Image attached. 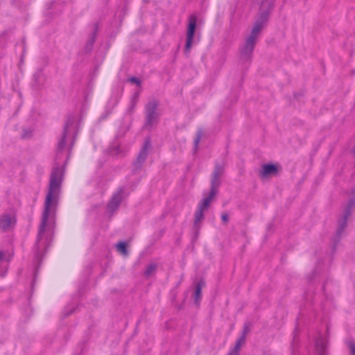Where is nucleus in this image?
<instances>
[{
	"mask_svg": "<svg viewBox=\"0 0 355 355\" xmlns=\"http://www.w3.org/2000/svg\"><path fill=\"white\" fill-rule=\"evenodd\" d=\"M257 37L250 35L245 44L240 49V59L243 62H250L257 42Z\"/></svg>",
	"mask_w": 355,
	"mask_h": 355,
	"instance_id": "nucleus-7",
	"label": "nucleus"
},
{
	"mask_svg": "<svg viewBox=\"0 0 355 355\" xmlns=\"http://www.w3.org/2000/svg\"><path fill=\"white\" fill-rule=\"evenodd\" d=\"M58 201H45L42 220L39 227L37 240L35 244V257L40 258L42 251L49 245L50 239L45 235L46 228L53 226L55 221Z\"/></svg>",
	"mask_w": 355,
	"mask_h": 355,
	"instance_id": "nucleus-2",
	"label": "nucleus"
},
{
	"mask_svg": "<svg viewBox=\"0 0 355 355\" xmlns=\"http://www.w3.org/2000/svg\"><path fill=\"white\" fill-rule=\"evenodd\" d=\"M224 164H220L218 162L215 163L214 170L212 173L211 180V187L207 192L205 193L202 200H213L218 193V189L220 185V178L224 173Z\"/></svg>",
	"mask_w": 355,
	"mask_h": 355,
	"instance_id": "nucleus-6",
	"label": "nucleus"
},
{
	"mask_svg": "<svg viewBox=\"0 0 355 355\" xmlns=\"http://www.w3.org/2000/svg\"><path fill=\"white\" fill-rule=\"evenodd\" d=\"M211 202V201H202L199 204L197 210L195 212L193 228L195 230L196 235L198 234L200 227L199 223L204 218V213L208 210Z\"/></svg>",
	"mask_w": 355,
	"mask_h": 355,
	"instance_id": "nucleus-9",
	"label": "nucleus"
},
{
	"mask_svg": "<svg viewBox=\"0 0 355 355\" xmlns=\"http://www.w3.org/2000/svg\"><path fill=\"white\" fill-rule=\"evenodd\" d=\"M277 167L273 164H266L262 166V169L259 172L261 178H266L269 175H275L277 173Z\"/></svg>",
	"mask_w": 355,
	"mask_h": 355,
	"instance_id": "nucleus-13",
	"label": "nucleus"
},
{
	"mask_svg": "<svg viewBox=\"0 0 355 355\" xmlns=\"http://www.w3.org/2000/svg\"><path fill=\"white\" fill-rule=\"evenodd\" d=\"M130 81H131L132 83H136V84H137V85H139V84H140V81H139V80L137 78H135V77H132V78H130Z\"/></svg>",
	"mask_w": 355,
	"mask_h": 355,
	"instance_id": "nucleus-27",
	"label": "nucleus"
},
{
	"mask_svg": "<svg viewBox=\"0 0 355 355\" xmlns=\"http://www.w3.org/2000/svg\"><path fill=\"white\" fill-rule=\"evenodd\" d=\"M189 23L187 30V40L184 46V53L189 55L191 49L193 37L197 26V17L195 15H191L189 17Z\"/></svg>",
	"mask_w": 355,
	"mask_h": 355,
	"instance_id": "nucleus-8",
	"label": "nucleus"
},
{
	"mask_svg": "<svg viewBox=\"0 0 355 355\" xmlns=\"http://www.w3.org/2000/svg\"><path fill=\"white\" fill-rule=\"evenodd\" d=\"M136 104H137V101L135 99H132V101L130 102V105L126 110L127 114L131 115L134 113V112L135 110Z\"/></svg>",
	"mask_w": 355,
	"mask_h": 355,
	"instance_id": "nucleus-21",
	"label": "nucleus"
},
{
	"mask_svg": "<svg viewBox=\"0 0 355 355\" xmlns=\"http://www.w3.org/2000/svg\"><path fill=\"white\" fill-rule=\"evenodd\" d=\"M109 153L113 156H119L122 153L119 145H113L109 148Z\"/></svg>",
	"mask_w": 355,
	"mask_h": 355,
	"instance_id": "nucleus-19",
	"label": "nucleus"
},
{
	"mask_svg": "<svg viewBox=\"0 0 355 355\" xmlns=\"http://www.w3.org/2000/svg\"><path fill=\"white\" fill-rule=\"evenodd\" d=\"M151 148V141L150 138H146L144 141V143L139 150L137 158L135 161H137L138 163H140L141 164H144V162L146 161L149 150Z\"/></svg>",
	"mask_w": 355,
	"mask_h": 355,
	"instance_id": "nucleus-11",
	"label": "nucleus"
},
{
	"mask_svg": "<svg viewBox=\"0 0 355 355\" xmlns=\"http://www.w3.org/2000/svg\"><path fill=\"white\" fill-rule=\"evenodd\" d=\"M205 285V282L203 279L199 280L195 286V293H194V303L197 305L199 304L200 301L202 297V288Z\"/></svg>",
	"mask_w": 355,
	"mask_h": 355,
	"instance_id": "nucleus-14",
	"label": "nucleus"
},
{
	"mask_svg": "<svg viewBox=\"0 0 355 355\" xmlns=\"http://www.w3.org/2000/svg\"><path fill=\"white\" fill-rule=\"evenodd\" d=\"M202 130L199 129L197 132H196V137L194 139V141H193V144H194V146H193V150H194V153H196L197 150H198V144L200 141V139H201V137H202Z\"/></svg>",
	"mask_w": 355,
	"mask_h": 355,
	"instance_id": "nucleus-18",
	"label": "nucleus"
},
{
	"mask_svg": "<svg viewBox=\"0 0 355 355\" xmlns=\"http://www.w3.org/2000/svg\"><path fill=\"white\" fill-rule=\"evenodd\" d=\"M156 269H157V265L155 263L149 264L147 266V268L144 272V275L146 277H149L150 275H152L153 273H155V272L156 271Z\"/></svg>",
	"mask_w": 355,
	"mask_h": 355,
	"instance_id": "nucleus-20",
	"label": "nucleus"
},
{
	"mask_svg": "<svg viewBox=\"0 0 355 355\" xmlns=\"http://www.w3.org/2000/svg\"><path fill=\"white\" fill-rule=\"evenodd\" d=\"M97 31H98V25L94 24V31L91 35L90 38L89 39V40L87 41L86 45H85V49L87 52L91 51L93 48V45L96 40Z\"/></svg>",
	"mask_w": 355,
	"mask_h": 355,
	"instance_id": "nucleus-15",
	"label": "nucleus"
},
{
	"mask_svg": "<svg viewBox=\"0 0 355 355\" xmlns=\"http://www.w3.org/2000/svg\"><path fill=\"white\" fill-rule=\"evenodd\" d=\"M250 331V324L247 322H245L243 325V330L241 335L245 336L249 333Z\"/></svg>",
	"mask_w": 355,
	"mask_h": 355,
	"instance_id": "nucleus-24",
	"label": "nucleus"
},
{
	"mask_svg": "<svg viewBox=\"0 0 355 355\" xmlns=\"http://www.w3.org/2000/svg\"><path fill=\"white\" fill-rule=\"evenodd\" d=\"M73 123L74 119L72 117L68 118L65 121L61 137L58 143L55 162L50 175L49 191L45 197V200H56L59 198L60 187L65 172V166L70 156L73 141L71 143L69 149V153L65 162L61 164L60 159L62 157V151L65 148L66 138L68 135L69 129L73 125Z\"/></svg>",
	"mask_w": 355,
	"mask_h": 355,
	"instance_id": "nucleus-1",
	"label": "nucleus"
},
{
	"mask_svg": "<svg viewBox=\"0 0 355 355\" xmlns=\"http://www.w3.org/2000/svg\"><path fill=\"white\" fill-rule=\"evenodd\" d=\"M221 219L223 220V222L224 223H227L228 222V220H229V216H228V214H226V213H223L221 215Z\"/></svg>",
	"mask_w": 355,
	"mask_h": 355,
	"instance_id": "nucleus-26",
	"label": "nucleus"
},
{
	"mask_svg": "<svg viewBox=\"0 0 355 355\" xmlns=\"http://www.w3.org/2000/svg\"><path fill=\"white\" fill-rule=\"evenodd\" d=\"M128 245L125 241H120L116 244V248L119 252H120L123 256L128 255V251L127 249Z\"/></svg>",
	"mask_w": 355,
	"mask_h": 355,
	"instance_id": "nucleus-16",
	"label": "nucleus"
},
{
	"mask_svg": "<svg viewBox=\"0 0 355 355\" xmlns=\"http://www.w3.org/2000/svg\"><path fill=\"white\" fill-rule=\"evenodd\" d=\"M261 1H265V5H269L270 3H272V1H269L268 0H261Z\"/></svg>",
	"mask_w": 355,
	"mask_h": 355,
	"instance_id": "nucleus-31",
	"label": "nucleus"
},
{
	"mask_svg": "<svg viewBox=\"0 0 355 355\" xmlns=\"http://www.w3.org/2000/svg\"><path fill=\"white\" fill-rule=\"evenodd\" d=\"M16 223V217L14 214H3L0 216V229L3 232L12 230Z\"/></svg>",
	"mask_w": 355,
	"mask_h": 355,
	"instance_id": "nucleus-10",
	"label": "nucleus"
},
{
	"mask_svg": "<svg viewBox=\"0 0 355 355\" xmlns=\"http://www.w3.org/2000/svg\"><path fill=\"white\" fill-rule=\"evenodd\" d=\"M239 340H241L242 343H245L246 340V336L243 335H241L240 337L238 338Z\"/></svg>",
	"mask_w": 355,
	"mask_h": 355,
	"instance_id": "nucleus-29",
	"label": "nucleus"
},
{
	"mask_svg": "<svg viewBox=\"0 0 355 355\" xmlns=\"http://www.w3.org/2000/svg\"><path fill=\"white\" fill-rule=\"evenodd\" d=\"M243 343L241 342V340H236V344H237V345H240V346H241V345H242Z\"/></svg>",
	"mask_w": 355,
	"mask_h": 355,
	"instance_id": "nucleus-32",
	"label": "nucleus"
},
{
	"mask_svg": "<svg viewBox=\"0 0 355 355\" xmlns=\"http://www.w3.org/2000/svg\"><path fill=\"white\" fill-rule=\"evenodd\" d=\"M273 7V3H270L269 5H265V1H261L259 13L250 33L251 35L258 37L262 28L266 26Z\"/></svg>",
	"mask_w": 355,
	"mask_h": 355,
	"instance_id": "nucleus-3",
	"label": "nucleus"
},
{
	"mask_svg": "<svg viewBox=\"0 0 355 355\" xmlns=\"http://www.w3.org/2000/svg\"><path fill=\"white\" fill-rule=\"evenodd\" d=\"M348 347L349 348L351 355H355V343L349 342L348 343Z\"/></svg>",
	"mask_w": 355,
	"mask_h": 355,
	"instance_id": "nucleus-25",
	"label": "nucleus"
},
{
	"mask_svg": "<svg viewBox=\"0 0 355 355\" xmlns=\"http://www.w3.org/2000/svg\"><path fill=\"white\" fill-rule=\"evenodd\" d=\"M355 205V201H349L346 207L345 208L343 214L340 218H338V227L336 233L333 239V250H336L337 243H339L341 239L343 233L347 225V220L349 217L352 214V209Z\"/></svg>",
	"mask_w": 355,
	"mask_h": 355,
	"instance_id": "nucleus-4",
	"label": "nucleus"
},
{
	"mask_svg": "<svg viewBox=\"0 0 355 355\" xmlns=\"http://www.w3.org/2000/svg\"><path fill=\"white\" fill-rule=\"evenodd\" d=\"M352 153L355 155V146H354V148H352Z\"/></svg>",
	"mask_w": 355,
	"mask_h": 355,
	"instance_id": "nucleus-33",
	"label": "nucleus"
},
{
	"mask_svg": "<svg viewBox=\"0 0 355 355\" xmlns=\"http://www.w3.org/2000/svg\"><path fill=\"white\" fill-rule=\"evenodd\" d=\"M31 131L24 130V134L22 135L23 138H26L31 135Z\"/></svg>",
	"mask_w": 355,
	"mask_h": 355,
	"instance_id": "nucleus-28",
	"label": "nucleus"
},
{
	"mask_svg": "<svg viewBox=\"0 0 355 355\" xmlns=\"http://www.w3.org/2000/svg\"><path fill=\"white\" fill-rule=\"evenodd\" d=\"M241 349V346L235 344L234 347L230 351L228 354L230 355H239Z\"/></svg>",
	"mask_w": 355,
	"mask_h": 355,
	"instance_id": "nucleus-23",
	"label": "nucleus"
},
{
	"mask_svg": "<svg viewBox=\"0 0 355 355\" xmlns=\"http://www.w3.org/2000/svg\"><path fill=\"white\" fill-rule=\"evenodd\" d=\"M40 76V73L35 74V75H34V78L36 79V78H37V76Z\"/></svg>",
	"mask_w": 355,
	"mask_h": 355,
	"instance_id": "nucleus-34",
	"label": "nucleus"
},
{
	"mask_svg": "<svg viewBox=\"0 0 355 355\" xmlns=\"http://www.w3.org/2000/svg\"><path fill=\"white\" fill-rule=\"evenodd\" d=\"M132 191L130 187L128 186L120 187L116 192H114L111 200H123L128 197Z\"/></svg>",
	"mask_w": 355,
	"mask_h": 355,
	"instance_id": "nucleus-12",
	"label": "nucleus"
},
{
	"mask_svg": "<svg viewBox=\"0 0 355 355\" xmlns=\"http://www.w3.org/2000/svg\"><path fill=\"white\" fill-rule=\"evenodd\" d=\"M4 259V254L2 252H0V263Z\"/></svg>",
	"mask_w": 355,
	"mask_h": 355,
	"instance_id": "nucleus-30",
	"label": "nucleus"
},
{
	"mask_svg": "<svg viewBox=\"0 0 355 355\" xmlns=\"http://www.w3.org/2000/svg\"><path fill=\"white\" fill-rule=\"evenodd\" d=\"M143 164L138 163L137 161H134L132 163V171L133 173L136 174L141 171L142 168Z\"/></svg>",
	"mask_w": 355,
	"mask_h": 355,
	"instance_id": "nucleus-22",
	"label": "nucleus"
},
{
	"mask_svg": "<svg viewBox=\"0 0 355 355\" xmlns=\"http://www.w3.org/2000/svg\"><path fill=\"white\" fill-rule=\"evenodd\" d=\"M120 202L121 201H110L107 205V211L112 214L119 208Z\"/></svg>",
	"mask_w": 355,
	"mask_h": 355,
	"instance_id": "nucleus-17",
	"label": "nucleus"
},
{
	"mask_svg": "<svg viewBox=\"0 0 355 355\" xmlns=\"http://www.w3.org/2000/svg\"><path fill=\"white\" fill-rule=\"evenodd\" d=\"M158 102L155 100L149 101L145 105V121L143 128L150 131L154 125H157L159 120L157 112Z\"/></svg>",
	"mask_w": 355,
	"mask_h": 355,
	"instance_id": "nucleus-5",
	"label": "nucleus"
}]
</instances>
